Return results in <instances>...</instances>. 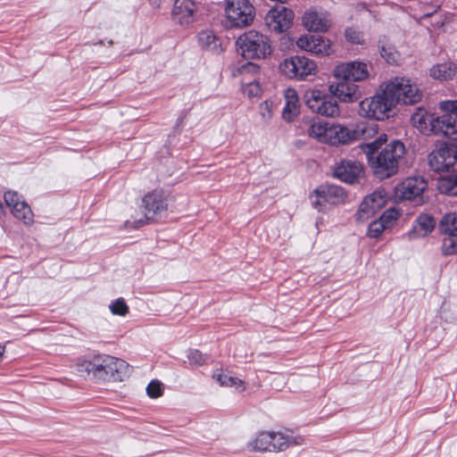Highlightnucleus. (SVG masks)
Listing matches in <instances>:
<instances>
[{
	"instance_id": "1",
	"label": "nucleus",
	"mask_w": 457,
	"mask_h": 457,
	"mask_svg": "<svg viewBox=\"0 0 457 457\" xmlns=\"http://www.w3.org/2000/svg\"><path fill=\"white\" fill-rule=\"evenodd\" d=\"M386 140L387 136L380 134L373 141L360 145L373 174L380 179H388L397 173L399 162L406 152L403 143L397 139L382 147Z\"/></svg>"
},
{
	"instance_id": "2",
	"label": "nucleus",
	"mask_w": 457,
	"mask_h": 457,
	"mask_svg": "<svg viewBox=\"0 0 457 457\" xmlns=\"http://www.w3.org/2000/svg\"><path fill=\"white\" fill-rule=\"evenodd\" d=\"M79 367L93 378L107 381H122L131 372L130 366L123 360L111 355H97L84 361Z\"/></svg>"
},
{
	"instance_id": "3",
	"label": "nucleus",
	"mask_w": 457,
	"mask_h": 457,
	"mask_svg": "<svg viewBox=\"0 0 457 457\" xmlns=\"http://www.w3.org/2000/svg\"><path fill=\"white\" fill-rule=\"evenodd\" d=\"M237 46L245 59H264L271 54L269 37L256 30H249L237 40Z\"/></svg>"
},
{
	"instance_id": "4",
	"label": "nucleus",
	"mask_w": 457,
	"mask_h": 457,
	"mask_svg": "<svg viewBox=\"0 0 457 457\" xmlns=\"http://www.w3.org/2000/svg\"><path fill=\"white\" fill-rule=\"evenodd\" d=\"M224 11L229 28L248 27L255 17V8L249 0H226Z\"/></svg>"
},
{
	"instance_id": "5",
	"label": "nucleus",
	"mask_w": 457,
	"mask_h": 457,
	"mask_svg": "<svg viewBox=\"0 0 457 457\" xmlns=\"http://www.w3.org/2000/svg\"><path fill=\"white\" fill-rule=\"evenodd\" d=\"M395 106V100L386 93V87L381 93L365 98L359 104V114L362 117L383 120L389 117V112Z\"/></svg>"
},
{
	"instance_id": "6",
	"label": "nucleus",
	"mask_w": 457,
	"mask_h": 457,
	"mask_svg": "<svg viewBox=\"0 0 457 457\" xmlns=\"http://www.w3.org/2000/svg\"><path fill=\"white\" fill-rule=\"evenodd\" d=\"M375 129L369 124H357L354 128L337 123L330 124L328 144L331 145H346L361 138L366 139Z\"/></svg>"
},
{
	"instance_id": "7",
	"label": "nucleus",
	"mask_w": 457,
	"mask_h": 457,
	"mask_svg": "<svg viewBox=\"0 0 457 457\" xmlns=\"http://www.w3.org/2000/svg\"><path fill=\"white\" fill-rule=\"evenodd\" d=\"M386 93L392 96L395 104H414L421 100L422 92L415 83L404 77H395L386 84Z\"/></svg>"
},
{
	"instance_id": "8",
	"label": "nucleus",
	"mask_w": 457,
	"mask_h": 457,
	"mask_svg": "<svg viewBox=\"0 0 457 457\" xmlns=\"http://www.w3.org/2000/svg\"><path fill=\"white\" fill-rule=\"evenodd\" d=\"M304 100L308 108L314 113L325 117H337L340 109L334 96L325 90L311 88L305 91Z\"/></svg>"
},
{
	"instance_id": "9",
	"label": "nucleus",
	"mask_w": 457,
	"mask_h": 457,
	"mask_svg": "<svg viewBox=\"0 0 457 457\" xmlns=\"http://www.w3.org/2000/svg\"><path fill=\"white\" fill-rule=\"evenodd\" d=\"M346 196L344 187L333 184H323L313 191L310 198L312 205L319 212H323L331 206L344 204Z\"/></svg>"
},
{
	"instance_id": "10",
	"label": "nucleus",
	"mask_w": 457,
	"mask_h": 457,
	"mask_svg": "<svg viewBox=\"0 0 457 457\" xmlns=\"http://www.w3.org/2000/svg\"><path fill=\"white\" fill-rule=\"evenodd\" d=\"M428 165L436 172H448L457 167V139L450 140L428 154Z\"/></svg>"
},
{
	"instance_id": "11",
	"label": "nucleus",
	"mask_w": 457,
	"mask_h": 457,
	"mask_svg": "<svg viewBox=\"0 0 457 457\" xmlns=\"http://www.w3.org/2000/svg\"><path fill=\"white\" fill-rule=\"evenodd\" d=\"M280 71L287 78L303 80L309 75L314 74L317 65L314 61L305 56H291L279 64Z\"/></svg>"
},
{
	"instance_id": "12",
	"label": "nucleus",
	"mask_w": 457,
	"mask_h": 457,
	"mask_svg": "<svg viewBox=\"0 0 457 457\" xmlns=\"http://www.w3.org/2000/svg\"><path fill=\"white\" fill-rule=\"evenodd\" d=\"M438 230L443 236L441 251L444 255L457 254V214H445L438 224Z\"/></svg>"
},
{
	"instance_id": "13",
	"label": "nucleus",
	"mask_w": 457,
	"mask_h": 457,
	"mask_svg": "<svg viewBox=\"0 0 457 457\" xmlns=\"http://www.w3.org/2000/svg\"><path fill=\"white\" fill-rule=\"evenodd\" d=\"M294 12L283 5L271 8L265 16V23L273 32L282 33L293 24Z\"/></svg>"
},
{
	"instance_id": "14",
	"label": "nucleus",
	"mask_w": 457,
	"mask_h": 457,
	"mask_svg": "<svg viewBox=\"0 0 457 457\" xmlns=\"http://www.w3.org/2000/svg\"><path fill=\"white\" fill-rule=\"evenodd\" d=\"M142 202L146 220L161 217L168 208V197L162 190L155 189L149 192L143 197Z\"/></svg>"
},
{
	"instance_id": "15",
	"label": "nucleus",
	"mask_w": 457,
	"mask_h": 457,
	"mask_svg": "<svg viewBox=\"0 0 457 457\" xmlns=\"http://www.w3.org/2000/svg\"><path fill=\"white\" fill-rule=\"evenodd\" d=\"M363 173L362 164L353 160H342L336 163L333 170V176L347 184L358 182Z\"/></svg>"
},
{
	"instance_id": "16",
	"label": "nucleus",
	"mask_w": 457,
	"mask_h": 457,
	"mask_svg": "<svg viewBox=\"0 0 457 457\" xmlns=\"http://www.w3.org/2000/svg\"><path fill=\"white\" fill-rule=\"evenodd\" d=\"M333 75L336 79H349L354 83L366 79L370 73L365 62L353 61L337 65Z\"/></svg>"
},
{
	"instance_id": "17",
	"label": "nucleus",
	"mask_w": 457,
	"mask_h": 457,
	"mask_svg": "<svg viewBox=\"0 0 457 457\" xmlns=\"http://www.w3.org/2000/svg\"><path fill=\"white\" fill-rule=\"evenodd\" d=\"M338 81L328 86V92L341 102L353 103L357 101L361 93L358 86L349 79H337Z\"/></svg>"
},
{
	"instance_id": "18",
	"label": "nucleus",
	"mask_w": 457,
	"mask_h": 457,
	"mask_svg": "<svg viewBox=\"0 0 457 457\" xmlns=\"http://www.w3.org/2000/svg\"><path fill=\"white\" fill-rule=\"evenodd\" d=\"M296 46L302 50L320 56L328 55L331 52L329 40L318 35L301 36Z\"/></svg>"
},
{
	"instance_id": "19",
	"label": "nucleus",
	"mask_w": 457,
	"mask_h": 457,
	"mask_svg": "<svg viewBox=\"0 0 457 457\" xmlns=\"http://www.w3.org/2000/svg\"><path fill=\"white\" fill-rule=\"evenodd\" d=\"M428 186L427 181L421 177H409L400 183L395 190L402 199L415 200L421 198L422 193Z\"/></svg>"
},
{
	"instance_id": "20",
	"label": "nucleus",
	"mask_w": 457,
	"mask_h": 457,
	"mask_svg": "<svg viewBox=\"0 0 457 457\" xmlns=\"http://www.w3.org/2000/svg\"><path fill=\"white\" fill-rule=\"evenodd\" d=\"M386 194L381 191H375L367 195L360 204L356 213L357 219L364 220L375 214L386 204Z\"/></svg>"
},
{
	"instance_id": "21",
	"label": "nucleus",
	"mask_w": 457,
	"mask_h": 457,
	"mask_svg": "<svg viewBox=\"0 0 457 457\" xmlns=\"http://www.w3.org/2000/svg\"><path fill=\"white\" fill-rule=\"evenodd\" d=\"M429 130L435 135L450 136L457 134V117L451 112L433 117L430 120Z\"/></svg>"
},
{
	"instance_id": "22",
	"label": "nucleus",
	"mask_w": 457,
	"mask_h": 457,
	"mask_svg": "<svg viewBox=\"0 0 457 457\" xmlns=\"http://www.w3.org/2000/svg\"><path fill=\"white\" fill-rule=\"evenodd\" d=\"M196 10L193 0H175L171 16L175 22L180 25H188L194 21V13Z\"/></svg>"
},
{
	"instance_id": "23",
	"label": "nucleus",
	"mask_w": 457,
	"mask_h": 457,
	"mask_svg": "<svg viewBox=\"0 0 457 457\" xmlns=\"http://www.w3.org/2000/svg\"><path fill=\"white\" fill-rule=\"evenodd\" d=\"M303 24L309 31L325 32L329 29L331 21L327 13L308 11L303 16Z\"/></svg>"
},
{
	"instance_id": "24",
	"label": "nucleus",
	"mask_w": 457,
	"mask_h": 457,
	"mask_svg": "<svg viewBox=\"0 0 457 457\" xmlns=\"http://www.w3.org/2000/svg\"><path fill=\"white\" fill-rule=\"evenodd\" d=\"M436 227L435 219L428 214H420L415 220V223L409 231L408 235L411 239L424 237L430 234Z\"/></svg>"
},
{
	"instance_id": "25",
	"label": "nucleus",
	"mask_w": 457,
	"mask_h": 457,
	"mask_svg": "<svg viewBox=\"0 0 457 457\" xmlns=\"http://www.w3.org/2000/svg\"><path fill=\"white\" fill-rule=\"evenodd\" d=\"M272 440H270L271 452H282L291 445H300L303 443L302 436H294L286 433L278 431L271 432Z\"/></svg>"
},
{
	"instance_id": "26",
	"label": "nucleus",
	"mask_w": 457,
	"mask_h": 457,
	"mask_svg": "<svg viewBox=\"0 0 457 457\" xmlns=\"http://www.w3.org/2000/svg\"><path fill=\"white\" fill-rule=\"evenodd\" d=\"M198 44L202 49L219 54L222 52L221 40L212 30H203L197 35Z\"/></svg>"
},
{
	"instance_id": "27",
	"label": "nucleus",
	"mask_w": 457,
	"mask_h": 457,
	"mask_svg": "<svg viewBox=\"0 0 457 457\" xmlns=\"http://www.w3.org/2000/svg\"><path fill=\"white\" fill-rule=\"evenodd\" d=\"M437 189L441 194L457 195V167L450 170L437 180Z\"/></svg>"
},
{
	"instance_id": "28",
	"label": "nucleus",
	"mask_w": 457,
	"mask_h": 457,
	"mask_svg": "<svg viewBox=\"0 0 457 457\" xmlns=\"http://www.w3.org/2000/svg\"><path fill=\"white\" fill-rule=\"evenodd\" d=\"M378 48L380 56L389 64H396L400 54L386 36H381L378 39Z\"/></svg>"
},
{
	"instance_id": "29",
	"label": "nucleus",
	"mask_w": 457,
	"mask_h": 457,
	"mask_svg": "<svg viewBox=\"0 0 457 457\" xmlns=\"http://www.w3.org/2000/svg\"><path fill=\"white\" fill-rule=\"evenodd\" d=\"M456 74L457 65L453 62L439 63L430 69V76L442 81L453 79Z\"/></svg>"
},
{
	"instance_id": "30",
	"label": "nucleus",
	"mask_w": 457,
	"mask_h": 457,
	"mask_svg": "<svg viewBox=\"0 0 457 457\" xmlns=\"http://www.w3.org/2000/svg\"><path fill=\"white\" fill-rule=\"evenodd\" d=\"M270 440H272L271 432L262 431L247 443L246 448L251 452H271Z\"/></svg>"
},
{
	"instance_id": "31",
	"label": "nucleus",
	"mask_w": 457,
	"mask_h": 457,
	"mask_svg": "<svg viewBox=\"0 0 457 457\" xmlns=\"http://www.w3.org/2000/svg\"><path fill=\"white\" fill-rule=\"evenodd\" d=\"M286 98L282 117L287 121H292L299 114L298 97L295 90H288Z\"/></svg>"
},
{
	"instance_id": "32",
	"label": "nucleus",
	"mask_w": 457,
	"mask_h": 457,
	"mask_svg": "<svg viewBox=\"0 0 457 457\" xmlns=\"http://www.w3.org/2000/svg\"><path fill=\"white\" fill-rule=\"evenodd\" d=\"M11 212L15 218L22 220L25 224H30L33 221V212L25 201L16 203V205L11 208Z\"/></svg>"
},
{
	"instance_id": "33",
	"label": "nucleus",
	"mask_w": 457,
	"mask_h": 457,
	"mask_svg": "<svg viewBox=\"0 0 457 457\" xmlns=\"http://www.w3.org/2000/svg\"><path fill=\"white\" fill-rule=\"evenodd\" d=\"M329 128L330 124L328 122H316L310 126L308 134L320 142L328 143Z\"/></svg>"
},
{
	"instance_id": "34",
	"label": "nucleus",
	"mask_w": 457,
	"mask_h": 457,
	"mask_svg": "<svg viewBox=\"0 0 457 457\" xmlns=\"http://www.w3.org/2000/svg\"><path fill=\"white\" fill-rule=\"evenodd\" d=\"M433 117L434 116L420 109L418 112L411 115V122L420 131L425 132L428 126L430 127V120L433 119Z\"/></svg>"
},
{
	"instance_id": "35",
	"label": "nucleus",
	"mask_w": 457,
	"mask_h": 457,
	"mask_svg": "<svg viewBox=\"0 0 457 457\" xmlns=\"http://www.w3.org/2000/svg\"><path fill=\"white\" fill-rule=\"evenodd\" d=\"M213 378L220 386H242L243 382L237 378H234L223 373H215Z\"/></svg>"
},
{
	"instance_id": "36",
	"label": "nucleus",
	"mask_w": 457,
	"mask_h": 457,
	"mask_svg": "<svg viewBox=\"0 0 457 457\" xmlns=\"http://www.w3.org/2000/svg\"><path fill=\"white\" fill-rule=\"evenodd\" d=\"M345 39L355 45H363L365 43L363 34L355 28H347L345 31Z\"/></svg>"
},
{
	"instance_id": "37",
	"label": "nucleus",
	"mask_w": 457,
	"mask_h": 457,
	"mask_svg": "<svg viewBox=\"0 0 457 457\" xmlns=\"http://www.w3.org/2000/svg\"><path fill=\"white\" fill-rule=\"evenodd\" d=\"M110 311L114 315L125 316L129 312V306L123 298H118L109 305Z\"/></svg>"
},
{
	"instance_id": "38",
	"label": "nucleus",
	"mask_w": 457,
	"mask_h": 457,
	"mask_svg": "<svg viewBox=\"0 0 457 457\" xmlns=\"http://www.w3.org/2000/svg\"><path fill=\"white\" fill-rule=\"evenodd\" d=\"M187 358L191 365L203 366L207 361V355L203 354L197 349H190L187 353Z\"/></svg>"
},
{
	"instance_id": "39",
	"label": "nucleus",
	"mask_w": 457,
	"mask_h": 457,
	"mask_svg": "<svg viewBox=\"0 0 457 457\" xmlns=\"http://www.w3.org/2000/svg\"><path fill=\"white\" fill-rule=\"evenodd\" d=\"M386 228V225H384L378 219L372 221L367 231V236L370 238H378L380 237L382 232Z\"/></svg>"
},
{
	"instance_id": "40",
	"label": "nucleus",
	"mask_w": 457,
	"mask_h": 457,
	"mask_svg": "<svg viewBox=\"0 0 457 457\" xmlns=\"http://www.w3.org/2000/svg\"><path fill=\"white\" fill-rule=\"evenodd\" d=\"M146 394L150 398H158L163 394V386L159 380H152L146 386Z\"/></svg>"
},
{
	"instance_id": "41",
	"label": "nucleus",
	"mask_w": 457,
	"mask_h": 457,
	"mask_svg": "<svg viewBox=\"0 0 457 457\" xmlns=\"http://www.w3.org/2000/svg\"><path fill=\"white\" fill-rule=\"evenodd\" d=\"M399 217V212L395 208H389L386 210L381 216L378 218V220L386 225V228L394 222Z\"/></svg>"
},
{
	"instance_id": "42",
	"label": "nucleus",
	"mask_w": 457,
	"mask_h": 457,
	"mask_svg": "<svg viewBox=\"0 0 457 457\" xmlns=\"http://www.w3.org/2000/svg\"><path fill=\"white\" fill-rule=\"evenodd\" d=\"M4 202L8 207L12 208L16 203H22L24 200L21 195L16 191H7L4 195Z\"/></svg>"
},
{
	"instance_id": "43",
	"label": "nucleus",
	"mask_w": 457,
	"mask_h": 457,
	"mask_svg": "<svg viewBox=\"0 0 457 457\" xmlns=\"http://www.w3.org/2000/svg\"><path fill=\"white\" fill-rule=\"evenodd\" d=\"M237 71L242 75L248 74V73L256 74L260 71V66L257 65L256 63H253L251 62H246L243 63L241 66H239L237 68Z\"/></svg>"
},
{
	"instance_id": "44",
	"label": "nucleus",
	"mask_w": 457,
	"mask_h": 457,
	"mask_svg": "<svg viewBox=\"0 0 457 457\" xmlns=\"http://www.w3.org/2000/svg\"><path fill=\"white\" fill-rule=\"evenodd\" d=\"M260 112H261V115H262V118L264 122H268L271 119V116H272L271 106L268 103V101H265L262 104H261Z\"/></svg>"
},
{
	"instance_id": "45",
	"label": "nucleus",
	"mask_w": 457,
	"mask_h": 457,
	"mask_svg": "<svg viewBox=\"0 0 457 457\" xmlns=\"http://www.w3.org/2000/svg\"><path fill=\"white\" fill-rule=\"evenodd\" d=\"M251 87H253V89H250L248 91V95L249 96H257L259 95L260 93V87H258V85H253V83H250Z\"/></svg>"
},
{
	"instance_id": "46",
	"label": "nucleus",
	"mask_w": 457,
	"mask_h": 457,
	"mask_svg": "<svg viewBox=\"0 0 457 457\" xmlns=\"http://www.w3.org/2000/svg\"><path fill=\"white\" fill-rule=\"evenodd\" d=\"M4 353H5V346L0 344V361H2Z\"/></svg>"
},
{
	"instance_id": "47",
	"label": "nucleus",
	"mask_w": 457,
	"mask_h": 457,
	"mask_svg": "<svg viewBox=\"0 0 457 457\" xmlns=\"http://www.w3.org/2000/svg\"><path fill=\"white\" fill-rule=\"evenodd\" d=\"M2 209H3V204H2V203L0 202V212L2 211Z\"/></svg>"
},
{
	"instance_id": "48",
	"label": "nucleus",
	"mask_w": 457,
	"mask_h": 457,
	"mask_svg": "<svg viewBox=\"0 0 457 457\" xmlns=\"http://www.w3.org/2000/svg\"><path fill=\"white\" fill-rule=\"evenodd\" d=\"M139 223L143 225L145 222L142 220H139Z\"/></svg>"
}]
</instances>
